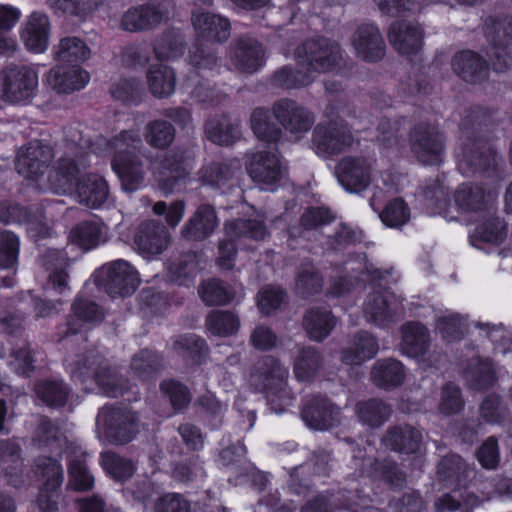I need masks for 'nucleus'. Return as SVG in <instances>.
Segmentation results:
<instances>
[{
  "label": "nucleus",
  "instance_id": "f257e3e1",
  "mask_svg": "<svg viewBox=\"0 0 512 512\" xmlns=\"http://www.w3.org/2000/svg\"><path fill=\"white\" fill-rule=\"evenodd\" d=\"M80 147L84 152L83 162L79 163L78 158L73 156L70 167L76 165L78 170L73 190L67 194L75 193L79 203L94 209L107 201L109 188L106 180L98 174L91 173L79 177L80 170L88 164L90 153L112 156V169L119 177L123 188L130 192L144 185L147 171L162 189L171 191L176 182L190 175L196 158L193 147L179 146L164 153H157L155 157L148 151L140 158L135 155V152L143 147L138 130H123L110 140L101 135L93 141L83 138Z\"/></svg>",
  "mask_w": 512,
  "mask_h": 512
},
{
  "label": "nucleus",
  "instance_id": "f03ea898",
  "mask_svg": "<svg viewBox=\"0 0 512 512\" xmlns=\"http://www.w3.org/2000/svg\"><path fill=\"white\" fill-rule=\"evenodd\" d=\"M83 141L82 132L77 129H69L61 144L62 154L58 158L57 168L46 177L51 161L54 157L50 146L39 141L29 142L22 146L18 153L15 168L19 175L31 182L40 190H50L56 194L71 192L74 187L75 174L78 166L70 165L73 156L83 162V151L80 142Z\"/></svg>",
  "mask_w": 512,
  "mask_h": 512
},
{
  "label": "nucleus",
  "instance_id": "7ed1b4c3",
  "mask_svg": "<svg viewBox=\"0 0 512 512\" xmlns=\"http://www.w3.org/2000/svg\"><path fill=\"white\" fill-rule=\"evenodd\" d=\"M487 111L475 108L466 113L460 123L459 143L455 150L459 171L470 176L487 173L500 179L504 160L489 144L484 132L488 126Z\"/></svg>",
  "mask_w": 512,
  "mask_h": 512
},
{
  "label": "nucleus",
  "instance_id": "20e7f679",
  "mask_svg": "<svg viewBox=\"0 0 512 512\" xmlns=\"http://www.w3.org/2000/svg\"><path fill=\"white\" fill-rule=\"evenodd\" d=\"M341 58V49L336 42L327 38L306 40L296 50L297 63L305 72L283 67L274 74V83L284 89L307 86L314 81V73L334 71Z\"/></svg>",
  "mask_w": 512,
  "mask_h": 512
},
{
  "label": "nucleus",
  "instance_id": "39448f33",
  "mask_svg": "<svg viewBox=\"0 0 512 512\" xmlns=\"http://www.w3.org/2000/svg\"><path fill=\"white\" fill-rule=\"evenodd\" d=\"M33 441L39 447H49L56 454L64 452L69 457L68 463V488L76 491H88L94 486V477L86 466V452L72 443H68L62 436L58 427L51 420L41 418L33 437Z\"/></svg>",
  "mask_w": 512,
  "mask_h": 512
},
{
  "label": "nucleus",
  "instance_id": "423d86ee",
  "mask_svg": "<svg viewBox=\"0 0 512 512\" xmlns=\"http://www.w3.org/2000/svg\"><path fill=\"white\" fill-rule=\"evenodd\" d=\"M67 370L74 381L85 384L93 379L103 394L108 397L124 396L130 387L125 386L112 370L106 359L97 351L90 350L77 356L76 360L67 362Z\"/></svg>",
  "mask_w": 512,
  "mask_h": 512
},
{
  "label": "nucleus",
  "instance_id": "0eeeda50",
  "mask_svg": "<svg viewBox=\"0 0 512 512\" xmlns=\"http://www.w3.org/2000/svg\"><path fill=\"white\" fill-rule=\"evenodd\" d=\"M38 72L29 65H10L0 70V99L27 104L36 95Z\"/></svg>",
  "mask_w": 512,
  "mask_h": 512
},
{
  "label": "nucleus",
  "instance_id": "6e6552de",
  "mask_svg": "<svg viewBox=\"0 0 512 512\" xmlns=\"http://www.w3.org/2000/svg\"><path fill=\"white\" fill-rule=\"evenodd\" d=\"M226 238L219 242L218 265L223 269H232L236 256V242L242 239L263 240L267 229L262 220L236 219L225 223Z\"/></svg>",
  "mask_w": 512,
  "mask_h": 512
},
{
  "label": "nucleus",
  "instance_id": "1a4fd4ad",
  "mask_svg": "<svg viewBox=\"0 0 512 512\" xmlns=\"http://www.w3.org/2000/svg\"><path fill=\"white\" fill-rule=\"evenodd\" d=\"M189 61L193 70L187 77L186 85L193 87L191 90L192 96L202 103H210L212 105L219 103L221 101L220 97L218 95L214 97V90L204 88L201 83V80H208L219 73L220 66L214 53L203 47L195 46L190 51Z\"/></svg>",
  "mask_w": 512,
  "mask_h": 512
},
{
  "label": "nucleus",
  "instance_id": "9d476101",
  "mask_svg": "<svg viewBox=\"0 0 512 512\" xmlns=\"http://www.w3.org/2000/svg\"><path fill=\"white\" fill-rule=\"evenodd\" d=\"M94 282L112 297H126L134 293L140 279L138 272L126 260L117 259L95 271Z\"/></svg>",
  "mask_w": 512,
  "mask_h": 512
},
{
  "label": "nucleus",
  "instance_id": "9b49d317",
  "mask_svg": "<svg viewBox=\"0 0 512 512\" xmlns=\"http://www.w3.org/2000/svg\"><path fill=\"white\" fill-rule=\"evenodd\" d=\"M410 147L423 165H439L444 161L445 139L434 124L421 122L410 132Z\"/></svg>",
  "mask_w": 512,
  "mask_h": 512
},
{
  "label": "nucleus",
  "instance_id": "f8f14e48",
  "mask_svg": "<svg viewBox=\"0 0 512 512\" xmlns=\"http://www.w3.org/2000/svg\"><path fill=\"white\" fill-rule=\"evenodd\" d=\"M312 143L318 155L327 157L346 151L354 144H358V140L342 120H331L316 126Z\"/></svg>",
  "mask_w": 512,
  "mask_h": 512
},
{
  "label": "nucleus",
  "instance_id": "ddd939ff",
  "mask_svg": "<svg viewBox=\"0 0 512 512\" xmlns=\"http://www.w3.org/2000/svg\"><path fill=\"white\" fill-rule=\"evenodd\" d=\"M96 424L103 427L110 442L125 444L130 442L138 431L137 418L128 407H102L96 418Z\"/></svg>",
  "mask_w": 512,
  "mask_h": 512
},
{
  "label": "nucleus",
  "instance_id": "4468645a",
  "mask_svg": "<svg viewBox=\"0 0 512 512\" xmlns=\"http://www.w3.org/2000/svg\"><path fill=\"white\" fill-rule=\"evenodd\" d=\"M492 179V187L485 189L477 184L463 183L454 193V201L458 210L462 213L489 212L493 210V203L498 195L499 182L503 180V170H500V179L493 174L482 173Z\"/></svg>",
  "mask_w": 512,
  "mask_h": 512
},
{
  "label": "nucleus",
  "instance_id": "2eb2a0df",
  "mask_svg": "<svg viewBox=\"0 0 512 512\" xmlns=\"http://www.w3.org/2000/svg\"><path fill=\"white\" fill-rule=\"evenodd\" d=\"M374 156H347L337 165V177L343 188L349 192H362L372 182L376 167Z\"/></svg>",
  "mask_w": 512,
  "mask_h": 512
},
{
  "label": "nucleus",
  "instance_id": "dca6fc26",
  "mask_svg": "<svg viewBox=\"0 0 512 512\" xmlns=\"http://www.w3.org/2000/svg\"><path fill=\"white\" fill-rule=\"evenodd\" d=\"M36 472L45 478L36 500L40 512H57L59 488L64 479L63 468L58 460L40 456L36 459Z\"/></svg>",
  "mask_w": 512,
  "mask_h": 512
},
{
  "label": "nucleus",
  "instance_id": "f3484780",
  "mask_svg": "<svg viewBox=\"0 0 512 512\" xmlns=\"http://www.w3.org/2000/svg\"><path fill=\"white\" fill-rule=\"evenodd\" d=\"M104 310L95 301L78 294L71 305V315L64 325L58 328L60 340L85 332L87 326L100 324L104 319Z\"/></svg>",
  "mask_w": 512,
  "mask_h": 512
},
{
  "label": "nucleus",
  "instance_id": "a211bd4d",
  "mask_svg": "<svg viewBox=\"0 0 512 512\" xmlns=\"http://www.w3.org/2000/svg\"><path fill=\"white\" fill-rule=\"evenodd\" d=\"M246 169L261 190L274 191L285 176V168L273 152L258 151L251 154Z\"/></svg>",
  "mask_w": 512,
  "mask_h": 512
},
{
  "label": "nucleus",
  "instance_id": "6ab92c4d",
  "mask_svg": "<svg viewBox=\"0 0 512 512\" xmlns=\"http://www.w3.org/2000/svg\"><path fill=\"white\" fill-rule=\"evenodd\" d=\"M487 38L492 44L490 64L497 73L505 72L509 67V53L512 44V16L503 19L489 18L485 22Z\"/></svg>",
  "mask_w": 512,
  "mask_h": 512
},
{
  "label": "nucleus",
  "instance_id": "aec40b11",
  "mask_svg": "<svg viewBox=\"0 0 512 512\" xmlns=\"http://www.w3.org/2000/svg\"><path fill=\"white\" fill-rule=\"evenodd\" d=\"M289 372L272 356H264L257 361L251 373L250 382L256 390L276 394L286 386Z\"/></svg>",
  "mask_w": 512,
  "mask_h": 512
},
{
  "label": "nucleus",
  "instance_id": "412c9836",
  "mask_svg": "<svg viewBox=\"0 0 512 512\" xmlns=\"http://www.w3.org/2000/svg\"><path fill=\"white\" fill-rule=\"evenodd\" d=\"M301 416L308 427L328 430L340 423L341 409L326 397L313 396L305 400Z\"/></svg>",
  "mask_w": 512,
  "mask_h": 512
},
{
  "label": "nucleus",
  "instance_id": "4be33fe9",
  "mask_svg": "<svg viewBox=\"0 0 512 512\" xmlns=\"http://www.w3.org/2000/svg\"><path fill=\"white\" fill-rule=\"evenodd\" d=\"M169 244L168 230L154 220L142 222L134 235L135 249L145 258L163 253Z\"/></svg>",
  "mask_w": 512,
  "mask_h": 512
},
{
  "label": "nucleus",
  "instance_id": "5701e85b",
  "mask_svg": "<svg viewBox=\"0 0 512 512\" xmlns=\"http://www.w3.org/2000/svg\"><path fill=\"white\" fill-rule=\"evenodd\" d=\"M273 114L282 127L293 134L308 132L314 123L313 114L291 99L274 103Z\"/></svg>",
  "mask_w": 512,
  "mask_h": 512
},
{
  "label": "nucleus",
  "instance_id": "b1692460",
  "mask_svg": "<svg viewBox=\"0 0 512 512\" xmlns=\"http://www.w3.org/2000/svg\"><path fill=\"white\" fill-rule=\"evenodd\" d=\"M363 313L367 322L378 327H386L395 321L397 304L394 296L386 289L369 293L363 303Z\"/></svg>",
  "mask_w": 512,
  "mask_h": 512
},
{
  "label": "nucleus",
  "instance_id": "393cba45",
  "mask_svg": "<svg viewBox=\"0 0 512 512\" xmlns=\"http://www.w3.org/2000/svg\"><path fill=\"white\" fill-rule=\"evenodd\" d=\"M51 24L46 14L32 12L23 22L20 37L25 47L33 53H43L49 46Z\"/></svg>",
  "mask_w": 512,
  "mask_h": 512
},
{
  "label": "nucleus",
  "instance_id": "a878e982",
  "mask_svg": "<svg viewBox=\"0 0 512 512\" xmlns=\"http://www.w3.org/2000/svg\"><path fill=\"white\" fill-rule=\"evenodd\" d=\"M229 56L231 65L241 73H254L264 65V49L253 38L239 39L231 48Z\"/></svg>",
  "mask_w": 512,
  "mask_h": 512
},
{
  "label": "nucleus",
  "instance_id": "bb28decb",
  "mask_svg": "<svg viewBox=\"0 0 512 512\" xmlns=\"http://www.w3.org/2000/svg\"><path fill=\"white\" fill-rule=\"evenodd\" d=\"M354 49L361 59L375 62L383 58L385 43L379 29L373 24L358 27L353 37Z\"/></svg>",
  "mask_w": 512,
  "mask_h": 512
},
{
  "label": "nucleus",
  "instance_id": "cd10ccee",
  "mask_svg": "<svg viewBox=\"0 0 512 512\" xmlns=\"http://www.w3.org/2000/svg\"><path fill=\"white\" fill-rule=\"evenodd\" d=\"M192 24L199 37L208 41L223 42L230 36V23L227 18L204 10H194Z\"/></svg>",
  "mask_w": 512,
  "mask_h": 512
},
{
  "label": "nucleus",
  "instance_id": "c85d7f7f",
  "mask_svg": "<svg viewBox=\"0 0 512 512\" xmlns=\"http://www.w3.org/2000/svg\"><path fill=\"white\" fill-rule=\"evenodd\" d=\"M90 75L78 65H58L48 74V84L57 93L69 94L83 89L89 82Z\"/></svg>",
  "mask_w": 512,
  "mask_h": 512
},
{
  "label": "nucleus",
  "instance_id": "c756f323",
  "mask_svg": "<svg viewBox=\"0 0 512 512\" xmlns=\"http://www.w3.org/2000/svg\"><path fill=\"white\" fill-rule=\"evenodd\" d=\"M218 226L214 208L208 204L200 205L181 229L186 240L202 241L208 238Z\"/></svg>",
  "mask_w": 512,
  "mask_h": 512
},
{
  "label": "nucleus",
  "instance_id": "7c9ffc66",
  "mask_svg": "<svg viewBox=\"0 0 512 512\" xmlns=\"http://www.w3.org/2000/svg\"><path fill=\"white\" fill-rule=\"evenodd\" d=\"M391 45L403 55L416 54L422 47L423 32L406 21L394 22L388 34Z\"/></svg>",
  "mask_w": 512,
  "mask_h": 512
},
{
  "label": "nucleus",
  "instance_id": "2f4dec72",
  "mask_svg": "<svg viewBox=\"0 0 512 512\" xmlns=\"http://www.w3.org/2000/svg\"><path fill=\"white\" fill-rule=\"evenodd\" d=\"M406 377L404 365L393 358L377 360L371 369V380L380 389L393 390L403 384Z\"/></svg>",
  "mask_w": 512,
  "mask_h": 512
},
{
  "label": "nucleus",
  "instance_id": "473e14b6",
  "mask_svg": "<svg viewBox=\"0 0 512 512\" xmlns=\"http://www.w3.org/2000/svg\"><path fill=\"white\" fill-rule=\"evenodd\" d=\"M42 265L49 272L48 280L59 294L69 290L68 273L69 259L63 250L48 249L41 258Z\"/></svg>",
  "mask_w": 512,
  "mask_h": 512
},
{
  "label": "nucleus",
  "instance_id": "72a5a7b5",
  "mask_svg": "<svg viewBox=\"0 0 512 512\" xmlns=\"http://www.w3.org/2000/svg\"><path fill=\"white\" fill-rule=\"evenodd\" d=\"M401 331V354L411 358L423 356L430 343L428 329L419 322H408L402 326Z\"/></svg>",
  "mask_w": 512,
  "mask_h": 512
},
{
  "label": "nucleus",
  "instance_id": "f704fd0d",
  "mask_svg": "<svg viewBox=\"0 0 512 512\" xmlns=\"http://www.w3.org/2000/svg\"><path fill=\"white\" fill-rule=\"evenodd\" d=\"M383 443L391 450L415 454L421 450L422 434L419 430L409 425L397 426L387 432Z\"/></svg>",
  "mask_w": 512,
  "mask_h": 512
},
{
  "label": "nucleus",
  "instance_id": "c9c22d12",
  "mask_svg": "<svg viewBox=\"0 0 512 512\" xmlns=\"http://www.w3.org/2000/svg\"><path fill=\"white\" fill-rule=\"evenodd\" d=\"M379 344L375 336L366 331L358 332L353 339V345L342 351L341 360L350 366H358L376 356Z\"/></svg>",
  "mask_w": 512,
  "mask_h": 512
},
{
  "label": "nucleus",
  "instance_id": "e433bc0d",
  "mask_svg": "<svg viewBox=\"0 0 512 512\" xmlns=\"http://www.w3.org/2000/svg\"><path fill=\"white\" fill-rule=\"evenodd\" d=\"M163 12L153 5H140L128 9L122 16L121 27L129 32L147 30L159 24Z\"/></svg>",
  "mask_w": 512,
  "mask_h": 512
},
{
  "label": "nucleus",
  "instance_id": "4c0bfd02",
  "mask_svg": "<svg viewBox=\"0 0 512 512\" xmlns=\"http://www.w3.org/2000/svg\"><path fill=\"white\" fill-rule=\"evenodd\" d=\"M453 71L465 82L478 83L488 74V67L478 54L472 51H461L452 60Z\"/></svg>",
  "mask_w": 512,
  "mask_h": 512
},
{
  "label": "nucleus",
  "instance_id": "58836bf2",
  "mask_svg": "<svg viewBox=\"0 0 512 512\" xmlns=\"http://www.w3.org/2000/svg\"><path fill=\"white\" fill-rule=\"evenodd\" d=\"M147 83L153 96L166 98L172 95L175 90L176 75L171 67L154 64L147 71Z\"/></svg>",
  "mask_w": 512,
  "mask_h": 512
},
{
  "label": "nucleus",
  "instance_id": "ea45409f",
  "mask_svg": "<svg viewBox=\"0 0 512 512\" xmlns=\"http://www.w3.org/2000/svg\"><path fill=\"white\" fill-rule=\"evenodd\" d=\"M303 325L312 340L322 341L334 329L336 319L326 308L311 309L305 315Z\"/></svg>",
  "mask_w": 512,
  "mask_h": 512
},
{
  "label": "nucleus",
  "instance_id": "a19ab883",
  "mask_svg": "<svg viewBox=\"0 0 512 512\" xmlns=\"http://www.w3.org/2000/svg\"><path fill=\"white\" fill-rule=\"evenodd\" d=\"M462 374L468 386L475 390H483L491 386L495 379L492 363L478 357L469 360Z\"/></svg>",
  "mask_w": 512,
  "mask_h": 512
},
{
  "label": "nucleus",
  "instance_id": "79ce46f5",
  "mask_svg": "<svg viewBox=\"0 0 512 512\" xmlns=\"http://www.w3.org/2000/svg\"><path fill=\"white\" fill-rule=\"evenodd\" d=\"M107 234V226L99 221H83L71 231V238L79 246L91 249L104 243Z\"/></svg>",
  "mask_w": 512,
  "mask_h": 512
},
{
  "label": "nucleus",
  "instance_id": "37998d69",
  "mask_svg": "<svg viewBox=\"0 0 512 512\" xmlns=\"http://www.w3.org/2000/svg\"><path fill=\"white\" fill-rule=\"evenodd\" d=\"M240 166L238 162L226 164L221 162H213L204 165L199 171V179L204 185L222 188L225 186H233V177L236 169Z\"/></svg>",
  "mask_w": 512,
  "mask_h": 512
},
{
  "label": "nucleus",
  "instance_id": "c03bdc74",
  "mask_svg": "<svg viewBox=\"0 0 512 512\" xmlns=\"http://www.w3.org/2000/svg\"><path fill=\"white\" fill-rule=\"evenodd\" d=\"M34 392L47 406L61 407L66 404L70 389L62 380L46 379L35 384Z\"/></svg>",
  "mask_w": 512,
  "mask_h": 512
},
{
  "label": "nucleus",
  "instance_id": "a18cd8bd",
  "mask_svg": "<svg viewBox=\"0 0 512 512\" xmlns=\"http://www.w3.org/2000/svg\"><path fill=\"white\" fill-rule=\"evenodd\" d=\"M54 56L63 64L79 63L90 57V49L82 39L68 36L62 38L54 47Z\"/></svg>",
  "mask_w": 512,
  "mask_h": 512
},
{
  "label": "nucleus",
  "instance_id": "49530a36",
  "mask_svg": "<svg viewBox=\"0 0 512 512\" xmlns=\"http://www.w3.org/2000/svg\"><path fill=\"white\" fill-rule=\"evenodd\" d=\"M205 324L212 335L228 337L238 332L240 319L232 311L214 310L207 315Z\"/></svg>",
  "mask_w": 512,
  "mask_h": 512
},
{
  "label": "nucleus",
  "instance_id": "de8ad7c7",
  "mask_svg": "<svg viewBox=\"0 0 512 512\" xmlns=\"http://www.w3.org/2000/svg\"><path fill=\"white\" fill-rule=\"evenodd\" d=\"M390 413V407L380 399L360 401L356 405V414L359 420L372 428L384 424Z\"/></svg>",
  "mask_w": 512,
  "mask_h": 512
},
{
  "label": "nucleus",
  "instance_id": "09e8293b",
  "mask_svg": "<svg viewBox=\"0 0 512 512\" xmlns=\"http://www.w3.org/2000/svg\"><path fill=\"white\" fill-rule=\"evenodd\" d=\"M467 468L457 454L445 456L437 466V475L446 486H458L467 477Z\"/></svg>",
  "mask_w": 512,
  "mask_h": 512
},
{
  "label": "nucleus",
  "instance_id": "8fccbe9b",
  "mask_svg": "<svg viewBox=\"0 0 512 512\" xmlns=\"http://www.w3.org/2000/svg\"><path fill=\"white\" fill-rule=\"evenodd\" d=\"M198 293L207 306H224L236 297L234 290L229 289L222 281L217 279L204 281L200 285Z\"/></svg>",
  "mask_w": 512,
  "mask_h": 512
},
{
  "label": "nucleus",
  "instance_id": "3c124183",
  "mask_svg": "<svg viewBox=\"0 0 512 512\" xmlns=\"http://www.w3.org/2000/svg\"><path fill=\"white\" fill-rule=\"evenodd\" d=\"M207 138L218 145H230L240 137L237 124H232L229 119H211L205 125Z\"/></svg>",
  "mask_w": 512,
  "mask_h": 512
},
{
  "label": "nucleus",
  "instance_id": "603ef678",
  "mask_svg": "<svg viewBox=\"0 0 512 512\" xmlns=\"http://www.w3.org/2000/svg\"><path fill=\"white\" fill-rule=\"evenodd\" d=\"M175 134L176 130L170 122L153 120L145 127L144 139L151 147L165 149L173 143Z\"/></svg>",
  "mask_w": 512,
  "mask_h": 512
},
{
  "label": "nucleus",
  "instance_id": "864d4df0",
  "mask_svg": "<svg viewBox=\"0 0 512 512\" xmlns=\"http://www.w3.org/2000/svg\"><path fill=\"white\" fill-rule=\"evenodd\" d=\"M184 51L183 37L175 29L164 32L156 39L154 52L159 60H173L180 57Z\"/></svg>",
  "mask_w": 512,
  "mask_h": 512
},
{
  "label": "nucleus",
  "instance_id": "5fc2aeb1",
  "mask_svg": "<svg viewBox=\"0 0 512 512\" xmlns=\"http://www.w3.org/2000/svg\"><path fill=\"white\" fill-rule=\"evenodd\" d=\"M322 364L320 353L312 347H305L299 351L294 361V374L299 381L312 379Z\"/></svg>",
  "mask_w": 512,
  "mask_h": 512
},
{
  "label": "nucleus",
  "instance_id": "6e6d98bb",
  "mask_svg": "<svg viewBox=\"0 0 512 512\" xmlns=\"http://www.w3.org/2000/svg\"><path fill=\"white\" fill-rule=\"evenodd\" d=\"M198 270L199 263L195 253L183 255L178 262H173L167 267L170 280L184 286L193 281Z\"/></svg>",
  "mask_w": 512,
  "mask_h": 512
},
{
  "label": "nucleus",
  "instance_id": "4d7b16f0",
  "mask_svg": "<svg viewBox=\"0 0 512 512\" xmlns=\"http://www.w3.org/2000/svg\"><path fill=\"white\" fill-rule=\"evenodd\" d=\"M251 128L259 140L268 144H275L281 137V130L270 121V113L264 108L253 111Z\"/></svg>",
  "mask_w": 512,
  "mask_h": 512
},
{
  "label": "nucleus",
  "instance_id": "13d9d810",
  "mask_svg": "<svg viewBox=\"0 0 512 512\" xmlns=\"http://www.w3.org/2000/svg\"><path fill=\"white\" fill-rule=\"evenodd\" d=\"M162 368V358L152 350L144 349L135 354L131 361V370L141 380H149Z\"/></svg>",
  "mask_w": 512,
  "mask_h": 512
},
{
  "label": "nucleus",
  "instance_id": "bf43d9fd",
  "mask_svg": "<svg viewBox=\"0 0 512 512\" xmlns=\"http://www.w3.org/2000/svg\"><path fill=\"white\" fill-rule=\"evenodd\" d=\"M101 464L104 470L118 481L129 479L135 472V465L131 460L114 452L102 453Z\"/></svg>",
  "mask_w": 512,
  "mask_h": 512
},
{
  "label": "nucleus",
  "instance_id": "052dcab7",
  "mask_svg": "<svg viewBox=\"0 0 512 512\" xmlns=\"http://www.w3.org/2000/svg\"><path fill=\"white\" fill-rule=\"evenodd\" d=\"M410 208L401 198H395L389 201L384 209L379 213V217L384 225L391 228H400L410 220Z\"/></svg>",
  "mask_w": 512,
  "mask_h": 512
},
{
  "label": "nucleus",
  "instance_id": "680f3d73",
  "mask_svg": "<svg viewBox=\"0 0 512 512\" xmlns=\"http://www.w3.org/2000/svg\"><path fill=\"white\" fill-rule=\"evenodd\" d=\"M493 210L486 212L489 218L475 228V235L486 242L501 243L507 235L505 222L499 217L494 216Z\"/></svg>",
  "mask_w": 512,
  "mask_h": 512
},
{
  "label": "nucleus",
  "instance_id": "e2e57ef3",
  "mask_svg": "<svg viewBox=\"0 0 512 512\" xmlns=\"http://www.w3.org/2000/svg\"><path fill=\"white\" fill-rule=\"evenodd\" d=\"M8 365L16 374L23 376H28L34 370V358L26 341L12 348Z\"/></svg>",
  "mask_w": 512,
  "mask_h": 512
},
{
  "label": "nucleus",
  "instance_id": "0e129e2a",
  "mask_svg": "<svg viewBox=\"0 0 512 512\" xmlns=\"http://www.w3.org/2000/svg\"><path fill=\"white\" fill-rule=\"evenodd\" d=\"M173 349L180 354L189 355L196 361H200L207 353L208 347L204 339L196 334L179 336L173 343Z\"/></svg>",
  "mask_w": 512,
  "mask_h": 512
},
{
  "label": "nucleus",
  "instance_id": "69168bd1",
  "mask_svg": "<svg viewBox=\"0 0 512 512\" xmlns=\"http://www.w3.org/2000/svg\"><path fill=\"white\" fill-rule=\"evenodd\" d=\"M19 238L13 232L0 231V266L11 268L18 260Z\"/></svg>",
  "mask_w": 512,
  "mask_h": 512
},
{
  "label": "nucleus",
  "instance_id": "338daca9",
  "mask_svg": "<svg viewBox=\"0 0 512 512\" xmlns=\"http://www.w3.org/2000/svg\"><path fill=\"white\" fill-rule=\"evenodd\" d=\"M285 299L286 294L281 288L266 286L258 293L257 305L263 314L270 315L281 307Z\"/></svg>",
  "mask_w": 512,
  "mask_h": 512
},
{
  "label": "nucleus",
  "instance_id": "774afa93",
  "mask_svg": "<svg viewBox=\"0 0 512 512\" xmlns=\"http://www.w3.org/2000/svg\"><path fill=\"white\" fill-rule=\"evenodd\" d=\"M161 391L169 398L174 410L180 411L187 407L191 400L188 388L175 380H165L161 383Z\"/></svg>",
  "mask_w": 512,
  "mask_h": 512
}]
</instances>
